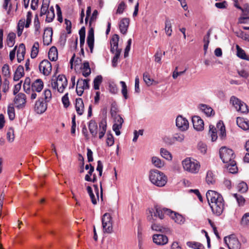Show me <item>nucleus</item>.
Listing matches in <instances>:
<instances>
[{
  "mask_svg": "<svg viewBox=\"0 0 249 249\" xmlns=\"http://www.w3.org/2000/svg\"><path fill=\"white\" fill-rule=\"evenodd\" d=\"M206 196L213 213L216 216L220 215L223 212L225 207L222 196L214 191L209 190Z\"/></svg>",
  "mask_w": 249,
  "mask_h": 249,
  "instance_id": "1",
  "label": "nucleus"
},
{
  "mask_svg": "<svg viewBox=\"0 0 249 249\" xmlns=\"http://www.w3.org/2000/svg\"><path fill=\"white\" fill-rule=\"evenodd\" d=\"M220 159L225 163H227V168L232 174L237 172L238 168L234 159L235 155L231 149L226 147H222L219 150Z\"/></svg>",
  "mask_w": 249,
  "mask_h": 249,
  "instance_id": "2",
  "label": "nucleus"
},
{
  "mask_svg": "<svg viewBox=\"0 0 249 249\" xmlns=\"http://www.w3.org/2000/svg\"><path fill=\"white\" fill-rule=\"evenodd\" d=\"M153 213L154 217H159L160 219H163L164 218V214H167L174 220L175 222L180 225L183 224L185 220L183 216L178 213L173 211L171 209L162 208L159 205L154 206ZM151 216H153L152 214H151Z\"/></svg>",
  "mask_w": 249,
  "mask_h": 249,
  "instance_id": "3",
  "label": "nucleus"
},
{
  "mask_svg": "<svg viewBox=\"0 0 249 249\" xmlns=\"http://www.w3.org/2000/svg\"><path fill=\"white\" fill-rule=\"evenodd\" d=\"M149 177L151 182L158 187L164 186L167 181L166 176L162 172L157 169L151 170L149 172Z\"/></svg>",
  "mask_w": 249,
  "mask_h": 249,
  "instance_id": "4",
  "label": "nucleus"
},
{
  "mask_svg": "<svg viewBox=\"0 0 249 249\" xmlns=\"http://www.w3.org/2000/svg\"><path fill=\"white\" fill-rule=\"evenodd\" d=\"M57 72L56 70L52 76L51 86L53 89H57L59 92L63 93L68 85V81L65 75L59 74L56 76Z\"/></svg>",
  "mask_w": 249,
  "mask_h": 249,
  "instance_id": "5",
  "label": "nucleus"
},
{
  "mask_svg": "<svg viewBox=\"0 0 249 249\" xmlns=\"http://www.w3.org/2000/svg\"><path fill=\"white\" fill-rule=\"evenodd\" d=\"M182 164L184 170L192 174L197 173L200 167L199 162L191 158L184 159L182 162Z\"/></svg>",
  "mask_w": 249,
  "mask_h": 249,
  "instance_id": "6",
  "label": "nucleus"
},
{
  "mask_svg": "<svg viewBox=\"0 0 249 249\" xmlns=\"http://www.w3.org/2000/svg\"><path fill=\"white\" fill-rule=\"evenodd\" d=\"M230 102L237 111L244 114L249 112V110L247 105L236 97L232 96L230 98Z\"/></svg>",
  "mask_w": 249,
  "mask_h": 249,
  "instance_id": "7",
  "label": "nucleus"
},
{
  "mask_svg": "<svg viewBox=\"0 0 249 249\" xmlns=\"http://www.w3.org/2000/svg\"><path fill=\"white\" fill-rule=\"evenodd\" d=\"M104 232L111 233L113 231L112 217L109 213L104 214L102 219Z\"/></svg>",
  "mask_w": 249,
  "mask_h": 249,
  "instance_id": "8",
  "label": "nucleus"
},
{
  "mask_svg": "<svg viewBox=\"0 0 249 249\" xmlns=\"http://www.w3.org/2000/svg\"><path fill=\"white\" fill-rule=\"evenodd\" d=\"M224 240L229 249H240L241 248V244L233 234L225 237Z\"/></svg>",
  "mask_w": 249,
  "mask_h": 249,
  "instance_id": "9",
  "label": "nucleus"
},
{
  "mask_svg": "<svg viewBox=\"0 0 249 249\" xmlns=\"http://www.w3.org/2000/svg\"><path fill=\"white\" fill-rule=\"evenodd\" d=\"M89 80L88 79H78L77 81L76 89V91L78 96H82L84 89H89Z\"/></svg>",
  "mask_w": 249,
  "mask_h": 249,
  "instance_id": "10",
  "label": "nucleus"
},
{
  "mask_svg": "<svg viewBox=\"0 0 249 249\" xmlns=\"http://www.w3.org/2000/svg\"><path fill=\"white\" fill-rule=\"evenodd\" d=\"M39 69L44 75H49L52 71V64L48 60L44 59L40 63Z\"/></svg>",
  "mask_w": 249,
  "mask_h": 249,
  "instance_id": "11",
  "label": "nucleus"
},
{
  "mask_svg": "<svg viewBox=\"0 0 249 249\" xmlns=\"http://www.w3.org/2000/svg\"><path fill=\"white\" fill-rule=\"evenodd\" d=\"M176 126L182 131H186L189 127L188 120L182 116H178L176 119Z\"/></svg>",
  "mask_w": 249,
  "mask_h": 249,
  "instance_id": "12",
  "label": "nucleus"
},
{
  "mask_svg": "<svg viewBox=\"0 0 249 249\" xmlns=\"http://www.w3.org/2000/svg\"><path fill=\"white\" fill-rule=\"evenodd\" d=\"M113 119L114 123L112 126V129L115 131L116 135L117 136H119L121 134L120 129H121L122 127L124 120L120 115H118L116 117L113 118Z\"/></svg>",
  "mask_w": 249,
  "mask_h": 249,
  "instance_id": "13",
  "label": "nucleus"
},
{
  "mask_svg": "<svg viewBox=\"0 0 249 249\" xmlns=\"http://www.w3.org/2000/svg\"><path fill=\"white\" fill-rule=\"evenodd\" d=\"M46 102H44L42 98H39L36 101L35 105V111L37 114H42L44 113L47 109V104Z\"/></svg>",
  "mask_w": 249,
  "mask_h": 249,
  "instance_id": "14",
  "label": "nucleus"
},
{
  "mask_svg": "<svg viewBox=\"0 0 249 249\" xmlns=\"http://www.w3.org/2000/svg\"><path fill=\"white\" fill-rule=\"evenodd\" d=\"M153 241L156 244L160 246H163L168 243V237L164 235L160 234H154L153 236Z\"/></svg>",
  "mask_w": 249,
  "mask_h": 249,
  "instance_id": "15",
  "label": "nucleus"
},
{
  "mask_svg": "<svg viewBox=\"0 0 249 249\" xmlns=\"http://www.w3.org/2000/svg\"><path fill=\"white\" fill-rule=\"evenodd\" d=\"M53 29L51 27L45 29L43 36V43L45 45H50L52 41Z\"/></svg>",
  "mask_w": 249,
  "mask_h": 249,
  "instance_id": "16",
  "label": "nucleus"
},
{
  "mask_svg": "<svg viewBox=\"0 0 249 249\" xmlns=\"http://www.w3.org/2000/svg\"><path fill=\"white\" fill-rule=\"evenodd\" d=\"M194 128L197 131H202L204 129V122L198 116H194L192 118Z\"/></svg>",
  "mask_w": 249,
  "mask_h": 249,
  "instance_id": "17",
  "label": "nucleus"
},
{
  "mask_svg": "<svg viewBox=\"0 0 249 249\" xmlns=\"http://www.w3.org/2000/svg\"><path fill=\"white\" fill-rule=\"evenodd\" d=\"M87 44L89 47L90 49V52L91 53H93L94 43V29L91 27L89 29L88 33V36L87 39Z\"/></svg>",
  "mask_w": 249,
  "mask_h": 249,
  "instance_id": "18",
  "label": "nucleus"
},
{
  "mask_svg": "<svg viewBox=\"0 0 249 249\" xmlns=\"http://www.w3.org/2000/svg\"><path fill=\"white\" fill-rule=\"evenodd\" d=\"M26 95L22 93H18L15 97L14 102L19 108H22L25 106L26 102Z\"/></svg>",
  "mask_w": 249,
  "mask_h": 249,
  "instance_id": "19",
  "label": "nucleus"
},
{
  "mask_svg": "<svg viewBox=\"0 0 249 249\" xmlns=\"http://www.w3.org/2000/svg\"><path fill=\"white\" fill-rule=\"evenodd\" d=\"M129 18H122L119 23V29L120 32L124 35L126 33L129 25Z\"/></svg>",
  "mask_w": 249,
  "mask_h": 249,
  "instance_id": "20",
  "label": "nucleus"
},
{
  "mask_svg": "<svg viewBox=\"0 0 249 249\" xmlns=\"http://www.w3.org/2000/svg\"><path fill=\"white\" fill-rule=\"evenodd\" d=\"M75 107L76 112L79 115H83L84 112V105L82 98L76 99Z\"/></svg>",
  "mask_w": 249,
  "mask_h": 249,
  "instance_id": "21",
  "label": "nucleus"
},
{
  "mask_svg": "<svg viewBox=\"0 0 249 249\" xmlns=\"http://www.w3.org/2000/svg\"><path fill=\"white\" fill-rule=\"evenodd\" d=\"M237 125L244 130H249V121L243 118L238 117L236 118Z\"/></svg>",
  "mask_w": 249,
  "mask_h": 249,
  "instance_id": "22",
  "label": "nucleus"
},
{
  "mask_svg": "<svg viewBox=\"0 0 249 249\" xmlns=\"http://www.w3.org/2000/svg\"><path fill=\"white\" fill-rule=\"evenodd\" d=\"M43 86L44 83L42 80L40 79H37L32 84L31 88L33 92H39L43 89Z\"/></svg>",
  "mask_w": 249,
  "mask_h": 249,
  "instance_id": "23",
  "label": "nucleus"
},
{
  "mask_svg": "<svg viewBox=\"0 0 249 249\" xmlns=\"http://www.w3.org/2000/svg\"><path fill=\"white\" fill-rule=\"evenodd\" d=\"M119 39V36L117 34H114L110 40V51L113 53H114L115 50L119 49L118 48Z\"/></svg>",
  "mask_w": 249,
  "mask_h": 249,
  "instance_id": "24",
  "label": "nucleus"
},
{
  "mask_svg": "<svg viewBox=\"0 0 249 249\" xmlns=\"http://www.w3.org/2000/svg\"><path fill=\"white\" fill-rule=\"evenodd\" d=\"M88 127L89 132L92 137L94 138L97 137L98 126L96 122L93 120H90L89 123Z\"/></svg>",
  "mask_w": 249,
  "mask_h": 249,
  "instance_id": "25",
  "label": "nucleus"
},
{
  "mask_svg": "<svg viewBox=\"0 0 249 249\" xmlns=\"http://www.w3.org/2000/svg\"><path fill=\"white\" fill-rule=\"evenodd\" d=\"M24 68L22 65H19L17 68L14 74L13 80L15 81H18L21 77L24 76Z\"/></svg>",
  "mask_w": 249,
  "mask_h": 249,
  "instance_id": "26",
  "label": "nucleus"
},
{
  "mask_svg": "<svg viewBox=\"0 0 249 249\" xmlns=\"http://www.w3.org/2000/svg\"><path fill=\"white\" fill-rule=\"evenodd\" d=\"M107 130V122L106 120L103 119L99 123V138L101 139L103 138Z\"/></svg>",
  "mask_w": 249,
  "mask_h": 249,
  "instance_id": "27",
  "label": "nucleus"
},
{
  "mask_svg": "<svg viewBox=\"0 0 249 249\" xmlns=\"http://www.w3.org/2000/svg\"><path fill=\"white\" fill-rule=\"evenodd\" d=\"M151 229L153 231H160L162 233L170 232V230L168 227H164L157 224H153L151 225Z\"/></svg>",
  "mask_w": 249,
  "mask_h": 249,
  "instance_id": "28",
  "label": "nucleus"
},
{
  "mask_svg": "<svg viewBox=\"0 0 249 249\" xmlns=\"http://www.w3.org/2000/svg\"><path fill=\"white\" fill-rule=\"evenodd\" d=\"M57 50L54 46L52 47L48 52V57L51 61H56L57 59Z\"/></svg>",
  "mask_w": 249,
  "mask_h": 249,
  "instance_id": "29",
  "label": "nucleus"
},
{
  "mask_svg": "<svg viewBox=\"0 0 249 249\" xmlns=\"http://www.w3.org/2000/svg\"><path fill=\"white\" fill-rule=\"evenodd\" d=\"M200 108L207 116H213L214 114L213 108L206 105H200Z\"/></svg>",
  "mask_w": 249,
  "mask_h": 249,
  "instance_id": "30",
  "label": "nucleus"
},
{
  "mask_svg": "<svg viewBox=\"0 0 249 249\" xmlns=\"http://www.w3.org/2000/svg\"><path fill=\"white\" fill-rule=\"evenodd\" d=\"M16 37L15 33L10 32L8 34L6 39V43L8 47H12L14 45Z\"/></svg>",
  "mask_w": 249,
  "mask_h": 249,
  "instance_id": "31",
  "label": "nucleus"
},
{
  "mask_svg": "<svg viewBox=\"0 0 249 249\" xmlns=\"http://www.w3.org/2000/svg\"><path fill=\"white\" fill-rule=\"evenodd\" d=\"M236 48L237 50V56L244 60H249V56H247L244 50H243L238 45H236Z\"/></svg>",
  "mask_w": 249,
  "mask_h": 249,
  "instance_id": "32",
  "label": "nucleus"
},
{
  "mask_svg": "<svg viewBox=\"0 0 249 249\" xmlns=\"http://www.w3.org/2000/svg\"><path fill=\"white\" fill-rule=\"evenodd\" d=\"M23 89L24 91L28 94H31V99L32 100L35 99L36 98L37 94L33 91L32 88L30 85H23Z\"/></svg>",
  "mask_w": 249,
  "mask_h": 249,
  "instance_id": "33",
  "label": "nucleus"
},
{
  "mask_svg": "<svg viewBox=\"0 0 249 249\" xmlns=\"http://www.w3.org/2000/svg\"><path fill=\"white\" fill-rule=\"evenodd\" d=\"M206 181L208 184H214L215 182V178L211 171H208L206 177Z\"/></svg>",
  "mask_w": 249,
  "mask_h": 249,
  "instance_id": "34",
  "label": "nucleus"
},
{
  "mask_svg": "<svg viewBox=\"0 0 249 249\" xmlns=\"http://www.w3.org/2000/svg\"><path fill=\"white\" fill-rule=\"evenodd\" d=\"M39 44L38 42H35L32 48L31 57L32 58H35L38 53Z\"/></svg>",
  "mask_w": 249,
  "mask_h": 249,
  "instance_id": "35",
  "label": "nucleus"
},
{
  "mask_svg": "<svg viewBox=\"0 0 249 249\" xmlns=\"http://www.w3.org/2000/svg\"><path fill=\"white\" fill-rule=\"evenodd\" d=\"M209 134L211 135L213 142L215 141L217 139V135L216 128L213 125L209 126Z\"/></svg>",
  "mask_w": 249,
  "mask_h": 249,
  "instance_id": "36",
  "label": "nucleus"
},
{
  "mask_svg": "<svg viewBox=\"0 0 249 249\" xmlns=\"http://www.w3.org/2000/svg\"><path fill=\"white\" fill-rule=\"evenodd\" d=\"M165 24V33L168 36H170L172 35V25H171L170 20L168 18H166Z\"/></svg>",
  "mask_w": 249,
  "mask_h": 249,
  "instance_id": "37",
  "label": "nucleus"
},
{
  "mask_svg": "<svg viewBox=\"0 0 249 249\" xmlns=\"http://www.w3.org/2000/svg\"><path fill=\"white\" fill-rule=\"evenodd\" d=\"M152 162L155 167L159 168L162 167L164 164V161L157 157H152Z\"/></svg>",
  "mask_w": 249,
  "mask_h": 249,
  "instance_id": "38",
  "label": "nucleus"
},
{
  "mask_svg": "<svg viewBox=\"0 0 249 249\" xmlns=\"http://www.w3.org/2000/svg\"><path fill=\"white\" fill-rule=\"evenodd\" d=\"M103 81V77L102 75H97L93 80V88L95 90L99 89L100 85Z\"/></svg>",
  "mask_w": 249,
  "mask_h": 249,
  "instance_id": "39",
  "label": "nucleus"
},
{
  "mask_svg": "<svg viewBox=\"0 0 249 249\" xmlns=\"http://www.w3.org/2000/svg\"><path fill=\"white\" fill-rule=\"evenodd\" d=\"M217 127L218 128L220 129V134L219 136L220 137L223 139L226 136V130H225V127L224 124L223 123L219 122L217 124Z\"/></svg>",
  "mask_w": 249,
  "mask_h": 249,
  "instance_id": "40",
  "label": "nucleus"
},
{
  "mask_svg": "<svg viewBox=\"0 0 249 249\" xmlns=\"http://www.w3.org/2000/svg\"><path fill=\"white\" fill-rule=\"evenodd\" d=\"M187 245L188 247L194 249H204L203 245L196 242H188Z\"/></svg>",
  "mask_w": 249,
  "mask_h": 249,
  "instance_id": "41",
  "label": "nucleus"
},
{
  "mask_svg": "<svg viewBox=\"0 0 249 249\" xmlns=\"http://www.w3.org/2000/svg\"><path fill=\"white\" fill-rule=\"evenodd\" d=\"M240 224L244 227L249 226V213H245L240 221Z\"/></svg>",
  "mask_w": 249,
  "mask_h": 249,
  "instance_id": "42",
  "label": "nucleus"
},
{
  "mask_svg": "<svg viewBox=\"0 0 249 249\" xmlns=\"http://www.w3.org/2000/svg\"><path fill=\"white\" fill-rule=\"evenodd\" d=\"M34 26H35V34L36 35H39L40 34V22L38 19L37 15H36L34 19Z\"/></svg>",
  "mask_w": 249,
  "mask_h": 249,
  "instance_id": "43",
  "label": "nucleus"
},
{
  "mask_svg": "<svg viewBox=\"0 0 249 249\" xmlns=\"http://www.w3.org/2000/svg\"><path fill=\"white\" fill-rule=\"evenodd\" d=\"M184 139V135L180 133H177L175 134L173 137V141L171 142H169L170 144H172L176 141L178 142H182Z\"/></svg>",
  "mask_w": 249,
  "mask_h": 249,
  "instance_id": "44",
  "label": "nucleus"
},
{
  "mask_svg": "<svg viewBox=\"0 0 249 249\" xmlns=\"http://www.w3.org/2000/svg\"><path fill=\"white\" fill-rule=\"evenodd\" d=\"M2 74L5 78L7 79L11 77V73L10 71V68L8 64H4L2 68Z\"/></svg>",
  "mask_w": 249,
  "mask_h": 249,
  "instance_id": "45",
  "label": "nucleus"
},
{
  "mask_svg": "<svg viewBox=\"0 0 249 249\" xmlns=\"http://www.w3.org/2000/svg\"><path fill=\"white\" fill-rule=\"evenodd\" d=\"M242 11V14L241 16L243 17H249V4L248 3H245L241 7V9H240Z\"/></svg>",
  "mask_w": 249,
  "mask_h": 249,
  "instance_id": "46",
  "label": "nucleus"
},
{
  "mask_svg": "<svg viewBox=\"0 0 249 249\" xmlns=\"http://www.w3.org/2000/svg\"><path fill=\"white\" fill-rule=\"evenodd\" d=\"M160 154L163 158L167 160H171L172 159L171 153L164 148H161L160 149Z\"/></svg>",
  "mask_w": 249,
  "mask_h": 249,
  "instance_id": "47",
  "label": "nucleus"
},
{
  "mask_svg": "<svg viewBox=\"0 0 249 249\" xmlns=\"http://www.w3.org/2000/svg\"><path fill=\"white\" fill-rule=\"evenodd\" d=\"M237 189L241 193H245L248 189V185L246 182L242 181L238 184Z\"/></svg>",
  "mask_w": 249,
  "mask_h": 249,
  "instance_id": "48",
  "label": "nucleus"
},
{
  "mask_svg": "<svg viewBox=\"0 0 249 249\" xmlns=\"http://www.w3.org/2000/svg\"><path fill=\"white\" fill-rule=\"evenodd\" d=\"M120 84L122 86V93L124 98L125 99H127L128 98V95H127V86L125 84V83L124 81H120Z\"/></svg>",
  "mask_w": 249,
  "mask_h": 249,
  "instance_id": "49",
  "label": "nucleus"
},
{
  "mask_svg": "<svg viewBox=\"0 0 249 249\" xmlns=\"http://www.w3.org/2000/svg\"><path fill=\"white\" fill-rule=\"evenodd\" d=\"M87 192L90 196V198L91 199V202L93 204H96L97 201L96 198L94 196V195L93 193L92 189L91 187L89 186H88L87 187Z\"/></svg>",
  "mask_w": 249,
  "mask_h": 249,
  "instance_id": "50",
  "label": "nucleus"
},
{
  "mask_svg": "<svg viewBox=\"0 0 249 249\" xmlns=\"http://www.w3.org/2000/svg\"><path fill=\"white\" fill-rule=\"evenodd\" d=\"M233 196L236 198V201L239 206L244 205L245 204V199L242 196L237 194H234Z\"/></svg>",
  "mask_w": 249,
  "mask_h": 249,
  "instance_id": "51",
  "label": "nucleus"
},
{
  "mask_svg": "<svg viewBox=\"0 0 249 249\" xmlns=\"http://www.w3.org/2000/svg\"><path fill=\"white\" fill-rule=\"evenodd\" d=\"M14 130L13 128H10L7 133V139L9 142H13L15 139Z\"/></svg>",
  "mask_w": 249,
  "mask_h": 249,
  "instance_id": "52",
  "label": "nucleus"
},
{
  "mask_svg": "<svg viewBox=\"0 0 249 249\" xmlns=\"http://www.w3.org/2000/svg\"><path fill=\"white\" fill-rule=\"evenodd\" d=\"M114 143V137L112 134L108 133L107 134V139L106 140V144L108 146H111Z\"/></svg>",
  "mask_w": 249,
  "mask_h": 249,
  "instance_id": "53",
  "label": "nucleus"
},
{
  "mask_svg": "<svg viewBox=\"0 0 249 249\" xmlns=\"http://www.w3.org/2000/svg\"><path fill=\"white\" fill-rule=\"evenodd\" d=\"M62 102L65 108H67L70 106V101L68 97V93H66L62 98Z\"/></svg>",
  "mask_w": 249,
  "mask_h": 249,
  "instance_id": "54",
  "label": "nucleus"
},
{
  "mask_svg": "<svg viewBox=\"0 0 249 249\" xmlns=\"http://www.w3.org/2000/svg\"><path fill=\"white\" fill-rule=\"evenodd\" d=\"M143 80L148 86L152 84L153 80L150 78V76L147 72H144L143 75Z\"/></svg>",
  "mask_w": 249,
  "mask_h": 249,
  "instance_id": "55",
  "label": "nucleus"
},
{
  "mask_svg": "<svg viewBox=\"0 0 249 249\" xmlns=\"http://www.w3.org/2000/svg\"><path fill=\"white\" fill-rule=\"evenodd\" d=\"M7 113L10 120H13L15 117V109L13 107H8Z\"/></svg>",
  "mask_w": 249,
  "mask_h": 249,
  "instance_id": "56",
  "label": "nucleus"
},
{
  "mask_svg": "<svg viewBox=\"0 0 249 249\" xmlns=\"http://www.w3.org/2000/svg\"><path fill=\"white\" fill-rule=\"evenodd\" d=\"M44 99L46 102H49L52 99V92L50 89H46L44 91Z\"/></svg>",
  "mask_w": 249,
  "mask_h": 249,
  "instance_id": "57",
  "label": "nucleus"
},
{
  "mask_svg": "<svg viewBox=\"0 0 249 249\" xmlns=\"http://www.w3.org/2000/svg\"><path fill=\"white\" fill-rule=\"evenodd\" d=\"M54 12L53 11H48L46 15V21L47 22H52L54 18Z\"/></svg>",
  "mask_w": 249,
  "mask_h": 249,
  "instance_id": "58",
  "label": "nucleus"
},
{
  "mask_svg": "<svg viewBox=\"0 0 249 249\" xmlns=\"http://www.w3.org/2000/svg\"><path fill=\"white\" fill-rule=\"evenodd\" d=\"M197 148L200 152L204 154L207 151V146L205 144L202 142H199L197 144Z\"/></svg>",
  "mask_w": 249,
  "mask_h": 249,
  "instance_id": "59",
  "label": "nucleus"
},
{
  "mask_svg": "<svg viewBox=\"0 0 249 249\" xmlns=\"http://www.w3.org/2000/svg\"><path fill=\"white\" fill-rule=\"evenodd\" d=\"M94 171V167L91 164H90V169L88 172V174L85 176V179L86 181H90L91 177L90 176L93 174V172Z\"/></svg>",
  "mask_w": 249,
  "mask_h": 249,
  "instance_id": "60",
  "label": "nucleus"
},
{
  "mask_svg": "<svg viewBox=\"0 0 249 249\" xmlns=\"http://www.w3.org/2000/svg\"><path fill=\"white\" fill-rule=\"evenodd\" d=\"M26 48L25 46L23 43H21L18 48L17 51V54H19L20 55H24L25 54Z\"/></svg>",
  "mask_w": 249,
  "mask_h": 249,
  "instance_id": "61",
  "label": "nucleus"
},
{
  "mask_svg": "<svg viewBox=\"0 0 249 249\" xmlns=\"http://www.w3.org/2000/svg\"><path fill=\"white\" fill-rule=\"evenodd\" d=\"M162 56V52L160 50L157 51L156 53L154 55L155 57V61L160 63V64L161 63V58Z\"/></svg>",
  "mask_w": 249,
  "mask_h": 249,
  "instance_id": "62",
  "label": "nucleus"
},
{
  "mask_svg": "<svg viewBox=\"0 0 249 249\" xmlns=\"http://www.w3.org/2000/svg\"><path fill=\"white\" fill-rule=\"evenodd\" d=\"M125 7V4L124 2L122 1L118 5L116 13L121 14L124 12V11Z\"/></svg>",
  "mask_w": 249,
  "mask_h": 249,
  "instance_id": "63",
  "label": "nucleus"
},
{
  "mask_svg": "<svg viewBox=\"0 0 249 249\" xmlns=\"http://www.w3.org/2000/svg\"><path fill=\"white\" fill-rule=\"evenodd\" d=\"M237 73L240 77L244 78H247L249 76V72L245 70H238Z\"/></svg>",
  "mask_w": 249,
  "mask_h": 249,
  "instance_id": "64",
  "label": "nucleus"
}]
</instances>
